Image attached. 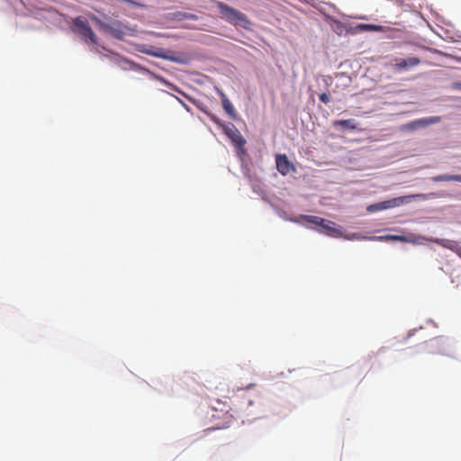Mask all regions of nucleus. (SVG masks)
Instances as JSON below:
<instances>
[{
  "label": "nucleus",
  "instance_id": "obj_17",
  "mask_svg": "<svg viewBox=\"0 0 461 461\" xmlns=\"http://www.w3.org/2000/svg\"><path fill=\"white\" fill-rule=\"evenodd\" d=\"M222 107L224 111L233 119H236L237 113L234 106L230 100H223Z\"/></svg>",
  "mask_w": 461,
  "mask_h": 461
},
{
  "label": "nucleus",
  "instance_id": "obj_10",
  "mask_svg": "<svg viewBox=\"0 0 461 461\" xmlns=\"http://www.w3.org/2000/svg\"><path fill=\"white\" fill-rule=\"evenodd\" d=\"M321 227L330 236L340 237L342 234L341 230L337 228L336 223L331 221L325 220V223H321Z\"/></svg>",
  "mask_w": 461,
  "mask_h": 461
},
{
  "label": "nucleus",
  "instance_id": "obj_22",
  "mask_svg": "<svg viewBox=\"0 0 461 461\" xmlns=\"http://www.w3.org/2000/svg\"><path fill=\"white\" fill-rule=\"evenodd\" d=\"M381 203H374V204H371L367 207V211L369 212H377V211H382V208H381Z\"/></svg>",
  "mask_w": 461,
  "mask_h": 461
},
{
  "label": "nucleus",
  "instance_id": "obj_8",
  "mask_svg": "<svg viewBox=\"0 0 461 461\" xmlns=\"http://www.w3.org/2000/svg\"><path fill=\"white\" fill-rule=\"evenodd\" d=\"M222 131L237 147L241 148L245 145L246 140H244V138L242 137V135L240 134V132L238 131L234 124H226Z\"/></svg>",
  "mask_w": 461,
  "mask_h": 461
},
{
  "label": "nucleus",
  "instance_id": "obj_29",
  "mask_svg": "<svg viewBox=\"0 0 461 461\" xmlns=\"http://www.w3.org/2000/svg\"><path fill=\"white\" fill-rule=\"evenodd\" d=\"M181 103L183 104V105L185 106V108L187 111H189L188 106H187L186 104H185L183 102H181Z\"/></svg>",
  "mask_w": 461,
  "mask_h": 461
},
{
  "label": "nucleus",
  "instance_id": "obj_12",
  "mask_svg": "<svg viewBox=\"0 0 461 461\" xmlns=\"http://www.w3.org/2000/svg\"><path fill=\"white\" fill-rule=\"evenodd\" d=\"M405 201L404 197H396L381 203L382 210H386L402 205Z\"/></svg>",
  "mask_w": 461,
  "mask_h": 461
},
{
  "label": "nucleus",
  "instance_id": "obj_23",
  "mask_svg": "<svg viewBox=\"0 0 461 461\" xmlns=\"http://www.w3.org/2000/svg\"><path fill=\"white\" fill-rule=\"evenodd\" d=\"M319 98H320L321 102H322L323 104H328L330 102V97L326 93L321 94L319 95Z\"/></svg>",
  "mask_w": 461,
  "mask_h": 461
},
{
  "label": "nucleus",
  "instance_id": "obj_11",
  "mask_svg": "<svg viewBox=\"0 0 461 461\" xmlns=\"http://www.w3.org/2000/svg\"><path fill=\"white\" fill-rule=\"evenodd\" d=\"M370 240H380V241H402L406 242L407 236L406 235H393V234H387L384 236H374L370 237Z\"/></svg>",
  "mask_w": 461,
  "mask_h": 461
},
{
  "label": "nucleus",
  "instance_id": "obj_25",
  "mask_svg": "<svg viewBox=\"0 0 461 461\" xmlns=\"http://www.w3.org/2000/svg\"><path fill=\"white\" fill-rule=\"evenodd\" d=\"M218 94H219V95L221 97V104L223 103V100H229L227 95L221 90H218Z\"/></svg>",
  "mask_w": 461,
  "mask_h": 461
},
{
  "label": "nucleus",
  "instance_id": "obj_9",
  "mask_svg": "<svg viewBox=\"0 0 461 461\" xmlns=\"http://www.w3.org/2000/svg\"><path fill=\"white\" fill-rule=\"evenodd\" d=\"M276 168L283 176H286L294 167L293 164L288 160V158L285 154H278L276 156Z\"/></svg>",
  "mask_w": 461,
  "mask_h": 461
},
{
  "label": "nucleus",
  "instance_id": "obj_16",
  "mask_svg": "<svg viewBox=\"0 0 461 461\" xmlns=\"http://www.w3.org/2000/svg\"><path fill=\"white\" fill-rule=\"evenodd\" d=\"M430 239H432V237H426V236H422V235H418V236L411 235V236H407L406 242L420 245V244H422L424 241L430 242Z\"/></svg>",
  "mask_w": 461,
  "mask_h": 461
},
{
  "label": "nucleus",
  "instance_id": "obj_19",
  "mask_svg": "<svg viewBox=\"0 0 461 461\" xmlns=\"http://www.w3.org/2000/svg\"><path fill=\"white\" fill-rule=\"evenodd\" d=\"M302 218L303 220H305L306 221H308L310 223H312V224H315V225H318L320 227H321V223H325V219L318 217V216L302 215Z\"/></svg>",
  "mask_w": 461,
  "mask_h": 461
},
{
  "label": "nucleus",
  "instance_id": "obj_30",
  "mask_svg": "<svg viewBox=\"0 0 461 461\" xmlns=\"http://www.w3.org/2000/svg\"><path fill=\"white\" fill-rule=\"evenodd\" d=\"M216 403H217L218 405H221V401H217V402H216Z\"/></svg>",
  "mask_w": 461,
  "mask_h": 461
},
{
  "label": "nucleus",
  "instance_id": "obj_18",
  "mask_svg": "<svg viewBox=\"0 0 461 461\" xmlns=\"http://www.w3.org/2000/svg\"><path fill=\"white\" fill-rule=\"evenodd\" d=\"M358 30L363 32H380L382 31V26L376 24H367L361 23L357 27Z\"/></svg>",
  "mask_w": 461,
  "mask_h": 461
},
{
  "label": "nucleus",
  "instance_id": "obj_6",
  "mask_svg": "<svg viewBox=\"0 0 461 461\" xmlns=\"http://www.w3.org/2000/svg\"><path fill=\"white\" fill-rule=\"evenodd\" d=\"M393 68L397 72L407 71L411 68L420 64V59L417 57H408L406 59H394Z\"/></svg>",
  "mask_w": 461,
  "mask_h": 461
},
{
  "label": "nucleus",
  "instance_id": "obj_27",
  "mask_svg": "<svg viewBox=\"0 0 461 461\" xmlns=\"http://www.w3.org/2000/svg\"><path fill=\"white\" fill-rule=\"evenodd\" d=\"M184 16L186 19H191V20H196L197 19V16L195 14H185Z\"/></svg>",
  "mask_w": 461,
  "mask_h": 461
},
{
  "label": "nucleus",
  "instance_id": "obj_4",
  "mask_svg": "<svg viewBox=\"0 0 461 461\" xmlns=\"http://www.w3.org/2000/svg\"><path fill=\"white\" fill-rule=\"evenodd\" d=\"M72 31L78 34L85 41H89L93 44H97V37L90 27L87 21L82 17H77L72 23Z\"/></svg>",
  "mask_w": 461,
  "mask_h": 461
},
{
  "label": "nucleus",
  "instance_id": "obj_13",
  "mask_svg": "<svg viewBox=\"0 0 461 461\" xmlns=\"http://www.w3.org/2000/svg\"><path fill=\"white\" fill-rule=\"evenodd\" d=\"M433 182H448V181H456L461 182V175H438L431 177Z\"/></svg>",
  "mask_w": 461,
  "mask_h": 461
},
{
  "label": "nucleus",
  "instance_id": "obj_1",
  "mask_svg": "<svg viewBox=\"0 0 461 461\" xmlns=\"http://www.w3.org/2000/svg\"><path fill=\"white\" fill-rule=\"evenodd\" d=\"M230 402L232 408H220V411L229 412L231 410H234L235 411H240L247 416H250L257 414V410L260 405L259 395L257 393H252L244 389H239L230 398Z\"/></svg>",
  "mask_w": 461,
  "mask_h": 461
},
{
  "label": "nucleus",
  "instance_id": "obj_2",
  "mask_svg": "<svg viewBox=\"0 0 461 461\" xmlns=\"http://www.w3.org/2000/svg\"><path fill=\"white\" fill-rule=\"evenodd\" d=\"M138 50L143 54L178 64H188L191 61V56L185 52L172 51L148 45L140 46Z\"/></svg>",
  "mask_w": 461,
  "mask_h": 461
},
{
  "label": "nucleus",
  "instance_id": "obj_3",
  "mask_svg": "<svg viewBox=\"0 0 461 461\" xmlns=\"http://www.w3.org/2000/svg\"><path fill=\"white\" fill-rule=\"evenodd\" d=\"M215 5L219 9L221 17L226 22L234 26L249 29L251 23L245 14L221 1H216Z\"/></svg>",
  "mask_w": 461,
  "mask_h": 461
},
{
  "label": "nucleus",
  "instance_id": "obj_7",
  "mask_svg": "<svg viewBox=\"0 0 461 461\" xmlns=\"http://www.w3.org/2000/svg\"><path fill=\"white\" fill-rule=\"evenodd\" d=\"M441 121L439 116H432L428 118H421L414 120L407 124H404L402 129L406 131H415L419 128H424L430 124L438 123Z\"/></svg>",
  "mask_w": 461,
  "mask_h": 461
},
{
  "label": "nucleus",
  "instance_id": "obj_24",
  "mask_svg": "<svg viewBox=\"0 0 461 461\" xmlns=\"http://www.w3.org/2000/svg\"><path fill=\"white\" fill-rule=\"evenodd\" d=\"M453 251L461 258V246L458 243H456Z\"/></svg>",
  "mask_w": 461,
  "mask_h": 461
},
{
  "label": "nucleus",
  "instance_id": "obj_21",
  "mask_svg": "<svg viewBox=\"0 0 461 461\" xmlns=\"http://www.w3.org/2000/svg\"><path fill=\"white\" fill-rule=\"evenodd\" d=\"M208 116L209 118L211 119L212 122H213L215 124H217L219 127H221V129L224 128V126H226L225 123H223L221 122V119H219L216 115L212 114V113H208Z\"/></svg>",
  "mask_w": 461,
  "mask_h": 461
},
{
  "label": "nucleus",
  "instance_id": "obj_26",
  "mask_svg": "<svg viewBox=\"0 0 461 461\" xmlns=\"http://www.w3.org/2000/svg\"><path fill=\"white\" fill-rule=\"evenodd\" d=\"M451 86L454 89L461 90V82H454Z\"/></svg>",
  "mask_w": 461,
  "mask_h": 461
},
{
  "label": "nucleus",
  "instance_id": "obj_20",
  "mask_svg": "<svg viewBox=\"0 0 461 461\" xmlns=\"http://www.w3.org/2000/svg\"><path fill=\"white\" fill-rule=\"evenodd\" d=\"M111 60L113 62H114L115 64H117L118 66H122V63H128L127 59H125L122 57H121L120 55L114 54V53H113V56L111 57Z\"/></svg>",
  "mask_w": 461,
  "mask_h": 461
},
{
  "label": "nucleus",
  "instance_id": "obj_28",
  "mask_svg": "<svg viewBox=\"0 0 461 461\" xmlns=\"http://www.w3.org/2000/svg\"><path fill=\"white\" fill-rule=\"evenodd\" d=\"M432 342H433L434 344L438 345V344H439V343L441 342V340H440V339H434L432 340Z\"/></svg>",
  "mask_w": 461,
  "mask_h": 461
},
{
  "label": "nucleus",
  "instance_id": "obj_15",
  "mask_svg": "<svg viewBox=\"0 0 461 461\" xmlns=\"http://www.w3.org/2000/svg\"><path fill=\"white\" fill-rule=\"evenodd\" d=\"M430 242L436 243V244H438L443 248H446L447 249H450L452 251L457 243V242L450 240L438 239V238L430 239Z\"/></svg>",
  "mask_w": 461,
  "mask_h": 461
},
{
  "label": "nucleus",
  "instance_id": "obj_14",
  "mask_svg": "<svg viewBox=\"0 0 461 461\" xmlns=\"http://www.w3.org/2000/svg\"><path fill=\"white\" fill-rule=\"evenodd\" d=\"M334 126H340L343 129L347 130H356L357 128V124L354 119H347V120H339L333 122Z\"/></svg>",
  "mask_w": 461,
  "mask_h": 461
},
{
  "label": "nucleus",
  "instance_id": "obj_5",
  "mask_svg": "<svg viewBox=\"0 0 461 461\" xmlns=\"http://www.w3.org/2000/svg\"><path fill=\"white\" fill-rule=\"evenodd\" d=\"M100 28L107 33L113 35L115 39L123 40L126 34L131 31L129 27L123 25L119 21L110 23H101Z\"/></svg>",
  "mask_w": 461,
  "mask_h": 461
}]
</instances>
